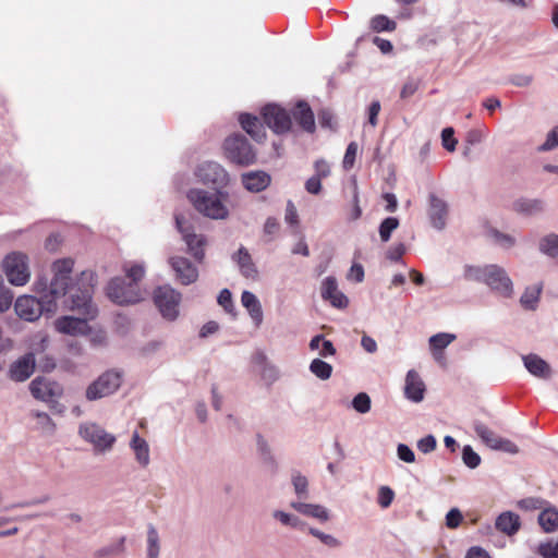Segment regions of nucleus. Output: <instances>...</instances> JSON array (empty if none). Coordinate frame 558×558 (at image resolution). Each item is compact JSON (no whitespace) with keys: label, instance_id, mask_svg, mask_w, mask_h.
I'll return each instance as SVG.
<instances>
[{"label":"nucleus","instance_id":"f257e3e1","mask_svg":"<svg viewBox=\"0 0 558 558\" xmlns=\"http://www.w3.org/2000/svg\"><path fill=\"white\" fill-rule=\"evenodd\" d=\"M73 267L72 258L54 260L51 265L53 275L51 280L39 276L34 282V290L39 298L22 295L16 299L14 303L16 315L26 322H35L43 314L53 315L58 310V300L66 295Z\"/></svg>","mask_w":558,"mask_h":558},{"label":"nucleus","instance_id":"f03ea898","mask_svg":"<svg viewBox=\"0 0 558 558\" xmlns=\"http://www.w3.org/2000/svg\"><path fill=\"white\" fill-rule=\"evenodd\" d=\"M97 282V276L92 270L81 272L74 287L66 290L69 296L64 300L66 310L77 312L86 318L94 319L98 314L96 305L93 303L94 287Z\"/></svg>","mask_w":558,"mask_h":558},{"label":"nucleus","instance_id":"7ed1b4c3","mask_svg":"<svg viewBox=\"0 0 558 558\" xmlns=\"http://www.w3.org/2000/svg\"><path fill=\"white\" fill-rule=\"evenodd\" d=\"M464 277L468 280L485 283L495 294L501 298L510 299L513 296V282L507 271L498 265L465 266Z\"/></svg>","mask_w":558,"mask_h":558},{"label":"nucleus","instance_id":"20e7f679","mask_svg":"<svg viewBox=\"0 0 558 558\" xmlns=\"http://www.w3.org/2000/svg\"><path fill=\"white\" fill-rule=\"evenodd\" d=\"M186 197L194 209L214 220H225L229 216V209L225 205L228 193L223 189H214V192L204 189H191Z\"/></svg>","mask_w":558,"mask_h":558},{"label":"nucleus","instance_id":"39448f33","mask_svg":"<svg viewBox=\"0 0 558 558\" xmlns=\"http://www.w3.org/2000/svg\"><path fill=\"white\" fill-rule=\"evenodd\" d=\"M2 269L9 282L16 287L26 284L31 277L28 257L22 252H11L2 260Z\"/></svg>","mask_w":558,"mask_h":558},{"label":"nucleus","instance_id":"423d86ee","mask_svg":"<svg viewBox=\"0 0 558 558\" xmlns=\"http://www.w3.org/2000/svg\"><path fill=\"white\" fill-rule=\"evenodd\" d=\"M107 296L118 305L135 304L142 300L138 284L128 282L125 278L111 279L106 288Z\"/></svg>","mask_w":558,"mask_h":558},{"label":"nucleus","instance_id":"0eeeda50","mask_svg":"<svg viewBox=\"0 0 558 558\" xmlns=\"http://www.w3.org/2000/svg\"><path fill=\"white\" fill-rule=\"evenodd\" d=\"M223 148L227 158L233 163L248 166L256 160L255 150L242 134H234L226 138Z\"/></svg>","mask_w":558,"mask_h":558},{"label":"nucleus","instance_id":"6e6552de","mask_svg":"<svg viewBox=\"0 0 558 558\" xmlns=\"http://www.w3.org/2000/svg\"><path fill=\"white\" fill-rule=\"evenodd\" d=\"M78 435L89 442L96 453H105L112 449L116 436L106 432L100 425L93 422L82 423L78 427Z\"/></svg>","mask_w":558,"mask_h":558},{"label":"nucleus","instance_id":"1a4fd4ad","mask_svg":"<svg viewBox=\"0 0 558 558\" xmlns=\"http://www.w3.org/2000/svg\"><path fill=\"white\" fill-rule=\"evenodd\" d=\"M123 373L110 369L101 374L86 389V399L98 400L116 392L122 384Z\"/></svg>","mask_w":558,"mask_h":558},{"label":"nucleus","instance_id":"9d476101","mask_svg":"<svg viewBox=\"0 0 558 558\" xmlns=\"http://www.w3.org/2000/svg\"><path fill=\"white\" fill-rule=\"evenodd\" d=\"M181 299V293L169 284L158 287L154 291V302L161 316L170 322L175 320L179 316Z\"/></svg>","mask_w":558,"mask_h":558},{"label":"nucleus","instance_id":"9b49d317","mask_svg":"<svg viewBox=\"0 0 558 558\" xmlns=\"http://www.w3.org/2000/svg\"><path fill=\"white\" fill-rule=\"evenodd\" d=\"M175 226L181 233L189 253L197 260L202 262L205 257L204 245L205 238L193 232L192 226L186 221L184 216L175 215Z\"/></svg>","mask_w":558,"mask_h":558},{"label":"nucleus","instance_id":"f8f14e48","mask_svg":"<svg viewBox=\"0 0 558 558\" xmlns=\"http://www.w3.org/2000/svg\"><path fill=\"white\" fill-rule=\"evenodd\" d=\"M196 178L214 189H225L229 183V174L225 168L215 161H205L195 170Z\"/></svg>","mask_w":558,"mask_h":558},{"label":"nucleus","instance_id":"ddd939ff","mask_svg":"<svg viewBox=\"0 0 558 558\" xmlns=\"http://www.w3.org/2000/svg\"><path fill=\"white\" fill-rule=\"evenodd\" d=\"M264 122L276 134H283L290 131L292 121L288 111L277 105H267L263 108Z\"/></svg>","mask_w":558,"mask_h":558},{"label":"nucleus","instance_id":"4468645a","mask_svg":"<svg viewBox=\"0 0 558 558\" xmlns=\"http://www.w3.org/2000/svg\"><path fill=\"white\" fill-rule=\"evenodd\" d=\"M169 265L174 272L175 279L183 286L194 283L198 278L197 267L186 257L172 256L169 258Z\"/></svg>","mask_w":558,"mask_h":558},{"label":"nucleus","instance_id":"2eb2a0df","mask_svg":"<svg viewBox=\"0 0 558 558\" xmlns=\"http://www.w3.org/2000/svg\"><path fill=\"white\" fill-rule=\"evenodd\" d=\"M427 214L433 228L439 231L445 229L449 214V208L446 201L438 197L436 194L430 193L428 195Z\"/></svg>","mask_w":558,"mask_h":558},{"label":"nucleus","instance_id":"dca6fc26","mask_svg":"<svg viewBox=\"0 0 558 558\" xmlns=\"http://www.w3.org/2000/svg\"><path fill=\"white\" fill-rule=\"evenodd\" d=\"M34 371L35 355L29 352L19 357L10 365L8 376L13 381L23 383L33 375Z\"/></svg>","mask_w":558,"mask_h":558},{"label":"nucleus","instance_id":"f3484780","mask_svg":"<svg viewBox=\"0 0 558 558\" xmlns=\"http://www.w3.org/2000/svg\"><path fill=\"white\" fill-rule=\"evenodd\" d=\"M87 320L90 319L86 318L85 316L84 318L62 316L56 319L54 328L57 331L63 335L84 336L87 335L90 330Z\"/></svg>","mask_w":558,"mask_h":558},{"label":"nucleus","instance_id":"a211bd4d","mask_svg":"<svg viewBox=\"0 0 558 558\" xmlns=\"http://www.w3.org/2000/svg\"><path fill=\"white\" fill-rule=\"evenodd\" d=\"M322 298L329 301L337 308H345L349 304L348 298L338 289L337 280L333 277H326L324 279Z\"/></svg>","mask_w":558,"mask_h":558},{"label":"nucleus","instance_id":"6ab92c4d","mask_svg":"<svg viewBox=\"0 0 558 558\" xmlns=\"http://www.w3.org/2000/svg\"><path fill=\"white\" fill-rule=\"evenodd\" d=\"M290 507L302 515L310 517L324 523L330 520V511L323 505L308 504L301 500L290 502Z\"/></svg>","mask_w":558,"mask_h":558},{"label":"nucleus","instance_id":"aec40b11","mask_svg":"<svg viewBox=\"0 0 558 558\" xmlns=\"http://www.w3.org/2000/svg\"><path fill=\"white\" fill-rule=\"evenodd\" d=\"M425 384L418 373L410 369L405 376L404 396L408 400L418 403L424 399Z\"/></svg>","mask_w":558,"mask_h":558},{"label":"nucleus","instance_id":"412c9836","mask_svg":"<svg viewBox=\"0 0 558 558\" xmlns=\"http://www.w3.org/2000/svg\"><path fill=\"white\" fill-rule=\"evenodd\" d=\"M292 117L303 131L307 133H313L315 131V117L306 101L300 100L295 105L292 110Z\"/></svg>","mask_w":558,"mask_h":558},{"label":"nucleus","instance_id":"4be33fe9","mask_svg":"<svg viewBox=\"0 0 558 558\" xmlns=\"http://www.w3.org/2000/svg\"><path fill=\"white\" fill-rule=\"evenodd\" d=\"M522 361L524 367L531 375L542 379H547L550 377V365L537 354L530 353L527 355H523Z\"/></svg>","mask_w":558,"mask_h":558},{"label":"nucleus","instance_id":"5701e85b","mask_svg":"<svg viewBox=\"0 0 558 558\" xmlns=\"http://www.w3.org/2000/svg\"><path fill=\"white\" fill-rule=\"evenodd\" d=\"M241 180L243 186L252 193L266 190L271 182L270 175L265 171H250L243 173Z\"/></svg>","mask_w":558,"mask_h":558},{"label":"nucleus","instance_id":"b1692460","mask_svg":"<svg viewBox=\"0 0 558 558\" xmlns=\"http://www.w3.org/2000/svg\"><path fill=\"white\" fill-rule=\"evenodd\" d=\"M232 260L238 265L240 274L247 279H255L258 275L257 268L248 251L241 246L232 254Z\"/></svg>","mask_w":558,"mask_h":558},{"label":"nucleus","instance_id":"393cba45","mask_svg":"<svg viewBox=\"0 0 558 558\" xmlns=\"http://www.w3.org/2000/svg\"><path fill=\"white\" fill-rule=\"evenodd\" d=\"M242 129L256 142H262L266 137L265 128L256 116L242 113L239 118Z\"/></svg>","mask_w":558,"mask_h":558},{"label":"nucleus","instance_id":"a878e982","mask_svg":"<svg viewBox=\"0 0 558 558\" xmlns=\"http://www.w3.org/2000/svg\"><path fill=\"white\" fill-rule=\"evenodd\" d=\"M241 303L248 312L254 325L259 327L263 323V308L257 296L251 291H243L241 295Z\"/></svg>","mask_w":558,"mask_h":558},{"label":"nucleus","instance_id":"bb28decb","mask_svg":"<svg viewBox=\"0 0 558 558\" xmlns=\"http://www.w3.org/2000/svg\"><path fill=\"white\" fill-rule=\"evenodd\" d=\"M130 448L135 454V460L143 468H146L150 462L148 442L142 438L138 432H134L130 441Z\"/></svg>","mask_w":558,"mask_h":558},{"label":"nucleus","instance_id":"cd10ccee","mask_svg":"<svg viewBox=\"0 0 558 558\" xmlns=\"http://www.w3.org/2000/svg\"><path fill=\"white\" fill-rule=\"evenodd\" d=\"M495 526L509 536L514 535L521 526L520 518L511 511L502 512L497 517Z\"/></svg>","mask_w":558,"mask_h":558},{"label":"nucleus","instance_id":"c85d7f7f","mask_svg":"<svg viewBox=\"0 0 558 558\" xmlns=\"http://www.w3.org/2000/svg\"><path fill=\"white\" fill-rule=\"evenodd\" d=\"M546 204L539 198H519L513 203V209L523 215L534 216L545 211Z\"/></svg>","mask_w":558,"mask_h":558},{"label":"nucleus","instance_id":"c756f323","mask_svg":"<svg viewBox=\"0 0 558 558\" xmlns=\"http://www.w3.org/2000/svg\"><path fill=\"white\" fill-rule=\"evenodd\" d=\"M161 551V538L158 530L151 523L146 531V558H159Z\"/></svg>","mask_w":558,"mask_h":558},{"label":"nucleus","instance_id":"7c9ffc66","mask_svg":"<svg viewBox=\"0 0 558 558\" xmlns=\"http://www.w3.org/2000/svg\"><path fill=\"white\" fill-rule=\"evenodd\" d=\"M538 523L544 532H555L558 529V510L550 506L544 507L538 514Z\"/></svg>","mask_w":558,"mask_h":558},{"label":"nucleus","instance_id":"2f4dec72","mask_svg":"<svg viewBox=\"0 0 558 558\" xmlns=\"http://www.w3.org/2000/svg\"><path fill=\"white\" fill-rule=\"evenodd\" d=\"M542 284L529 286L520 298V304L524 310H536L542 293Z\"/></svg>","mask_w":558,"mask_h":558},{"label":"nucleus","instance_id":"473e14b6","mask_svg":"<svg viewBox=\"0 0 558 558\" xmlns=\"http://www.w3.org/2000/svg\"><path fill=\"white\" fill-rule=\"evenodd\" d=\"M31 415L36 420V429L43 435L52 436L56 432V423L46 412L32 411Z\"/></svg>","mask_w":558,"mask_h":558},{"label":"nucleus","instance_id":"72a5a7b5","mask_svg":"<svg viewBox=\"0 0 558 558\" xmlns=\"http://www.w3.org/2000/svg\"><path fill=\"white\" fill-rule=\"evenodd\" d=\"M538 250L549 258L558 260V234L548 233L541 238L538 242Z\"/></svg>","mask_w":558,"mask_h":558},{"label":"nucleus","instance_id":"f704fd0d","mask_svg":"<svg viewBox=\"0 0 558 558\" xmlns=\"http://www.w3.org/2000/svg\"><path fill=\"white\" fill-rule=\"evenodd\" d=\"M473 428L475 434L481 438V440L489 448L496 449L498 445V440H500L501 437H499L497 434H495L490 428H488L485 424L482 422H474Z\"/></svg>","mask_w":558,"mask_h":558},{"label":"nucleus","instance_id":"c9c22d12","mask_svg":"<svg viewBox=\"0 0 558 558\" xmlns=\"http://www.w3.org/2000/svg\"><path fill=\"white\" fill-rule=\"evenodd\" d=\"M271 515L281 525L287 527L303 530L304 526L306 525L298 515L290 512H286L283 510H274Z\"/></svg>","mask_w":558,"mask_h":558},{"label":"nucleus","instance_id":"e433bc0d","mask_svg":"<svg viewBox=\"0 0 558 558\" xmlns=\"http://www.w3.org/2000/svg\"><path fill=\"white\" fill-rule=\"evenodd\" d=\"M291 484L299 500L302 501V499L308 498V480L306 476L299 471H293L291 473Z\"/></svg>","mask_w":558,"mask_h":558},{"label":"nucleus","instance_id":"4c0bfd02","mask_svg":"<svg viewBox=\"0 0 558 558\" xmlns=\"http://www.w3.org/2000/svg\"><path fill=\"white\" fill-rule=\"evenodd\" d=\"M29 390L35 399L41 401H48L53 396L49 384L39 378H36L31 383Z\"/></svg>","mask_w":558,"mask_h":558},{"label":"nucleus","instance_id":"58836bf2","mask_svg":"<svg viewBox=\"0 0 558 558\" xmlns=\"http://www.w3.org/2000/svg\"><path fill=\"white\" fill-rule=\"evenodd\" d=\"M454 333L449 332H438L433 335L428 339L429 350L430 351H444L450 343L456 340Z\"/></svg>","mask_w":558,"mask_h":558},{"label":"nucleus","instance_id":"ea45409f","mask_svg":"<svg viewBox=\"0 0 558 558\" xmlns=\"http://www.w3.org/2000/svg\"><path fill=\"white\" fill-rule=\"evenodd\" d=\"M308 369L320 380H327L332 375V366L322 359H314L310 363Z\"/></svg>","mask_w":558,"mask_h":558},{"label":"nucleus","instance_id":"a19ab883","mask_svg":"<svg viewBox=\"0 0 558 558\" xmlns=\"http://www.w3.org/2000/svg\"><path fill=\"white\" fill-rule=\"evenodd\" d=\"M307 532L310 535L317 538L323 545L330 549L340 548L342 546V543L340 539H338L336 536L331 534H327L316 527H308Z\"/></svg>","mask_w":558,"mask_h":558},{"label":"nucleus","instance_id":"79ce46f5","mask_svg":"<svg viewBox=\"0 0 558 558\" xmlns=\"http://www.w3.org/2000/svg\"><path fill=\"white\" fill-rule=\"evenodd\" d=\"M125 536L119 537L113 543L100 548L97 550L96 556L99 558H106L110 556H116L124 553L125 550Z\"/></svg>","mask_w":558,"mask_h":558},{"label":"nucleus","instance_id":"37998d69","mask_svg":"<svg viewBox=\"0 0 558 558\" xmlns=\"http://www.w3.org/2000/svg\"><path fill=\"white\" fill-rule=\"evenodd\" d=\"M399 227V219L396 217H387L379 225V236L383 242H388L391 233Z\"/></svg>","mask_w":558,"mask_h":558},{"label":"nucleus","instance_id":"c03bdc74","mask_svg":"<svg viewBox=\"0 0 558 558\" xmlns=\"http://www.w3.org/2000/svg\"><path fill=\"white\" fill-rule=\"evenodd\" d=\"M371 26L375 32H392L396 29V22L386 15H376L371 21Z\"/></svg>","mask_w":558,"mask_h":558},{"label":"nucleus","instance_id":"a18cd8bd","mask_svg":"<svg viewBox=\"0 0 558 558\" xmlns=\"http://www.w3.org/2000/svg\"><path fill=\"white\" fill-rule=\"evenodd\" d=\"M13 298L11 289L4 284L3 277L0 275V313H4L11 307Z\"/></svg>","mask_w":558,"mask_h":558},{"label":"nucleus","instance_id":"49530a36","mask_svg":"<svg viewBox=\"0 0 558 558\" xmlns=\"http://www.w3.org/2000/svg\"><path fill=\"white\" fill-rule=\"evenodd\" d=\"M371 405L372 401L366 392H360L352 399L353 409L361 414L369 412Z\"/></svg>","mask_w":558,"mask_h":558},{"label":"nucleus","instance_id":"de8ad7c7","mask_svg":"<svg viewBox=\"0 0 558 558\" xmlns=\"http://www.w3.org/2000/svg\"><path fill=\"white\" fill-rule=\"evenodd\" d=\"M462 460H463V463L470 469L477 468L482 461L480 454L477 452H475L470 445H466L463 447Z\"/></svg>","mask_w":558,"mask_h":558},{"label":"nucleus","instance_id":"09e8293b","mask_svg":"<svg viewBox=\"0 0 558 558\" xmlns=\"http://www.w3.org/2000/svg\"><path fill=\"white\" fill-rule=\"evenodd\" d=\"M537 551L544 558H558V538L541 543Z\"/></svg>","mask_w":558,"mask_h":558},{"label":"nucleus","instance_id":"8fccbe9b","mask_svg":"<svg viewBox=\"0 0 558 558\" xmlns=\"http://www.w3.org/2000/svg\"><path fill=\"white\" fill-rule=\"evenodd\" d=\"M395 499V492L389 486H380L378 489L377 502L378 505L386 509L390 507Z\"/></svg>","mask_w":558,"mask_h":558},{"label":"nucleus","instance_id":"3c124183","mask_svg":"<svg viewBox=\"0 0 558 558\" xmlns=\"http://www.w3.org/2000/svg\"><path fill=\"white\" fill-rule=\"evenodd\" d=\"M547 502L541 498L529 497V498L521 499L518 502V506L522 510H536V509L543 510Z\"/></svg>","mask_w":558,"mask_h":558},{"label":"nucleus","instance_id":"603ef678","mask_svg":"<svg viewBox=\"0 0 558 558\" xmlns=\"http://www.w3.org/2000/svg\"><path fill=\"white\" fill-rule=\"evenodd\" d=\"M558 147V125L555 126L546 137V141L538 147L539 151H550Z\"/></svg>","mask_w":558,"mask_h":558},{"label":"nucleus","instance_id":"864d4df0","mask_svg":"<svg viewBox=\"0 0 558 558\" xmlns=\"http://www.w3.org/2000/svg\"><path fill=\"white\" fill-rule=\"evenodd\" d=\"M356 153H357V144L355 142H351L347 147V150H345V154L343 157V161H342L343 168L345 170H349L353 167V165L355 162Z\"/></svg>","mask_w":558,"mask_h":558},{"label":"nucleus","instance_id":"5fc2aeb1","mask_svg":"<svg viewBox=\"0 0 558 558\" xmlns=\"http://www.w3.org/2000/svg\"><path fill=\"white\" fill-rule=\"evenodd\" d=\"M463 520V515L458 508H452L446 514V526L448 529H457Z\"/></svg>","mask_w":558,"mask_h":558},{"label":"nucleus","instance_id":"6e6d98bb","mask_svg":"<svg viewBox=\"0 0 558 558\" xmlns=\"http://www.w3.org/2000/svg\"><path fill=\"white\" fill-rule=\"evenodd\" d=\"M452 128H446L441 132V142L445 149L453 151L456 149L457 141L454 138Z\"/></svg>","mask_w":558,"mask_h":558},{"label":"nucleus","instance_id":"4d7b16f0","mask_svg":"<svg viewBox=\"0 0 558 558\" xmlns=\"http://www.w3.org/2000/svg\"><path fill=\"white\" fill-rule=\"evenodd\" d=\"M218 304L221 305L227 313H233L234 305L232 294L228 289H222L218 295Z\"/></svg>","mask_w":558,"mask_h":558},{"label":"nucleus","instance_id":"13d9d810","mask_svg":"<svg viewBox=\"0 0 558 558\" xmlns=\"http://www.w3.org/2000/svg\"><path fill=\"white\" fill-rule=\"evenodd\" d=\"M262 377L268 384H272L279 378V369L272 364L265 363L262 369Z\"/></svg>","mask_w":558,"mask_h":558},{"label":"nucleus","instance_id":"bf43d9fd","mask_svg":"<svg viewBox=\"0 0 558 558\" xmlns=\"http://www.w3.org/2000/svg\"><path fill=\"white\" fill-rule=\"evenodd\" d=\"M436 445V438L433 435H427L417 441V449L423 453H429L435 450Z\"/></svg>","mask_w":558,"mask_h":558},{"label":"nucleus","instance_id":"052dcab7","mask_svg":"<svg viewBox=\"0 0 558 558\" xmlns=\"http://www.w3.org/2000/svg\"><path fill=\"white\" fill-rule=\"evenodd\" d=\"M398 458L407 463H413L415 461L414 451L405 444H399L397 447Z\"/></svg>","mask_w":558,"mask_h":558},{"label":"nucleus","instance_id":"680f3d73","mask_svg":"<svg viewBox=\"0 0 558 558\" xmlns=\"http://www.w3.org/2000/svg\"><path fill=\"white\" fill-rule=\"evenodd\" d=\"M145 275V269L143 265L135 264L126 269V277L130 279L129 282L138 283Z\"/></svg>","mask_w":558,"mask_h":558},{"label":"nucleus","instance_id":"e2e57ef3","mask_svg":"<svg viewBox=\"0 0 558 558\" xmlns=\"http://www.w3.org/2000/svg\"><path fill=\"white\" fill-rule=\"evenodd\" d=\"M407 248L403 243L391 246L387 252V258L391 262H401Z\"/></svg>","mask_w":558,"mask_h":558},{"label":"nucleus","instance_id":"0e129e2a","mask_svg":"<svg viewBox=\"0 0 558 558\" xmlns=\"http://www.w3.org/2000/svg\"><path fill=\"white\" fill-rule=\"evenodd\" d=\"M495 450L504 451L511 454H515L519 452V448L513 441L502 437L500 438V440H498V445Z\"/></svg>","mask_w":558,"mask_h":558},{"label":"nucleus","instance_id":"69168bd1","mask_svg":"<svg viewBox=\"0 0 558 558\" xmlns=\"http://www.w3.org/2000/svg\"><path fill=\"white\" fill-rule=\"evenodd\" d=\"M418 85H420L418 81L413 80V78L408 80L401 89V93H400L401 98L405 99V98H409L412 95H414L418 88Z\"/></svg>","mask_w":558,"mask_h":558},{"label":"nucleus","instance_id":"338daca9","mask_svg":"<svg viewBox=\"0 0 558 558\" xmlns=\"http://www.w3.org/2000/svg\"><path fill=\"white\" fill-rule=\"evenodd\" d=\"M305 190L310 194L317 195L322 191V178L313 175L305 182Z\"/></svg>","mask_w":558,"mask_h":558},{"label":"nucleus","instance_id":"774afa93","mask_svg":"<svg viewBox=\"0 0 558 558\" xmlns=\"http://www.w3.org/2000/svg\"><path fill=\"white\" fill-rule=\"evenodd\" d=\"M533 76L529 74H515L511 76L510 83L518 87H527L532 84Z\"/></svg>","mask_w":558,"mask_h":558}]
</instances>
